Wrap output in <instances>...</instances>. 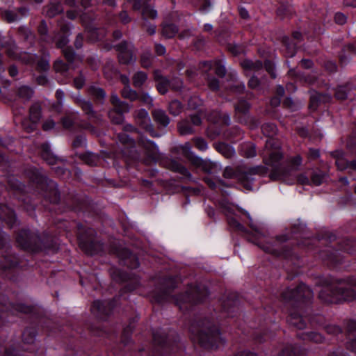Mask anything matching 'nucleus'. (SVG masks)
I'll return each mask as SVG.
<instances>
[{
  "mask_svg": "<svg viewBox=\"0 0 356 356\" xmlns=\"http://www.w3.org/2000/svg\"><path fill=\"white\" fill-rule=\"evenodd\" d=\"M223 212L227 216V223L231 229L242 234L248 241L256 244L265 252L275 255L283 256L288 262H291L299 267L298 259L296 254L283 250L282 244L291 238L298 239V232L300 227H293L290 235L277 236L275 244L268 241L264 227L258 223H254L250 213L237 207L227 204L223 207Z\"/></svg>",
  "mask_w": 356,
  "mask_h": 356,
  "instance_id": "1",
  "label": "nucleus"
},
{
  "mask_svg": "<svg viewBox=\"0 0 356 356\" xmlns=\"http://www.w3.org/2000/svg\"><path fill=\"white\" fill-rule=\"evenodd\" d=\"M268 171H270L269 177L273 180L282 179L287 184H293L297 181L302 185H311V179L303 174L297 177L292 175L288 178L286 171L282 168L280 163L277 171L273 165H268V167L257 165L249 168H237L236 169L227 167L223 171V176L225 179L238 181L246 191H253L258 188L254 186L255 179L253 176L256 175L264 176L268 173Z\"/></svg>",
  "mask_w": 356,
  "mask_h": 356,
  "instance_id": "2",
  "label": "nucleus"
},
{
  "mask_svg": "<svg viewBox=\"0 0 356 356\" xmlns=\"http://www.w3.org/2000/svg\"><path fill=\"white\" fill-rule=\"evenodd\" d=\"M313 291L305 284H300L296 288L286 289L282 293V299L284 304L290 307L288 322L299 330H303L307 326V321L314 323L316 318L320 316H308L309 304L313 298Z\"/></svg>",
  "mask_w": 356,
  "mask_h": 356,
  "instance_id": "3",
  "label": "nucleus"
},
{
  "mask_svg": "<svg viewBox=\"0 0 356 356\" xmlns=\"http://www.w3.org/2000/svg\"><path fill=\"white\" fill-rule=\"evenodd\" d=\"M177 286L176 279L173 277H165L162 280L161 286L153 295L154 300L158 303L173 300L177 305L182 308V302L197 304L205 300L209 295L208 289L202 285L190 286L185 294L175 297L171 294L172 290Z\"/></svg>",
  "mask_w": 356,
  "mask_h": 356,
  "instance_id": "4",
  "label": "nucleus"
},
{
  "mask_svg": "<svg viewBox=\"0 0 356 356\" xmlns=\"http://www.w3.org/2000/svg\"><path fill=\"white\" fill-rule=\"evenodd\" d=\"M323 288L319 291V298L328 303L351 301L356 298L352 286L342 280L328 276L321 279Z\"/></svg>",
  "mask_w": 356,
  "mask_h": 356,
  "instance_id": "5",
  "label": "nucleus"
},
{
  "mask_svg": "<svg viewBox=\"0 0 356 356\" xmlns=\"http://www.w3.org/2000/svg\"><path fill=\"white\" fill-rule=\"evenodd\" d=\"M58 26L60 32L54 36L48 35L47 25L44 20L40 22L38 31L42 40L47 43L55 42L58 48L63 49L65 58L69 64H72L76 59V54L71 47H67L66 45L70 41L69 36L71 34L73 25L70 22L61 19L58 22Z\"/></svg>",
  "mask_w": 356,
  "mask_h": 356,
  "instance_id": "6",
  "label": "nucleus"
},
{
  "mask_svg": "<svg viewBox=\"0 0 356 356\" xmlns=\"http://www.w3.org/2000/svg\"><path fill=\"white\" fill-rule=\"evenodd\" d=\"M190 331L193 339L204 348H217L220 344L225 343L218 328L207 318L195 324L193 323Z\"/></svg>",
  "mask_w": 356,
  "mask_h": 356,
  "instance_id": "7",
  "label": "nucleus"
},
{
  "mask_svg": "<svg viewBox=\"0 0 356 356\" xmlns=\"http://www.w3.org/2000/svg\"><path fill=\"white\" fill-rule=\"evenodd\" d=\"M0 273L8 279L16 281L15 274L22 268L26 261L12 253L10 238L0 228Z\"/></svg>",
  "mask_w": 356,
  "mask_h": 356,
  "instance_id": "8",
  "label": "nucleus"
},
{
  "mask_svg": "<svg viewBox=\"0 0 356 356\" xmlns=\"http://www.w3.org/2000/svg\"><path fill=\"white\" fill-rule=\"evenodd\" d=\"M261 131L268 138L266 142L265 149L262 152L264 161L267 166L273 165L277 171L282 152L280 141L273 138L277 132V126L274 123L267 122L262 125Z\"/></svg>",
  "mask_w": 356,
  "mask_h": 356,
  "instance_id": "9",
  "label": "nucleus"
},
{
  "mask_svg": "<svg viewBox=\"0 0 356 356\" xmlns=\"http://www.w3.org/2000/svg\"><path fill=\"white\" fill-rule=\"evenodd\" d=\"M194 164L208 175L204 177L205 183L211 188L224 191V186L232 187L231 182H225L220 178L214 175L220 169V165L217 162H213L210 160H204L200 157L195 158Z\"/></svg>",
  "mask_w": 356,
  "mask_h": 356,
  "instance_id": "10",
  "label": "nucleus"
},
{
  "mask_svg": "<svg viewBox=\"0 0 356 356\" xmlns=\"http://www.w3.org/2000/svg\"><path fill=\"white\" fill-rule=\"evenodd\" d=\"M78 241L79 247L88 254L94 255L102 250V243L95 240L96 232L92 228H83L78 225Z\"/></svg>",
  "mask_w": 356,
  "mask_h": 356,
  "instance_id": "11",
  "label": "nucleus"
},
{
  "mask_svg": "<svg viewBox=\"0 0 356 356\" xmlns=\"http://www.w3.org/2000/svg\"><path fill=\"white\" fill-rule=\"evenodd\" d=\"M33 181L37 184L40 193L51 203H58L60 199L59 192L56 183L49 179L46 176L37 173L32 177Z\"/></svg>",
  "mask_w": 356,
  "mask_h": 356,
  "instance_id": "12",
  "label": "nucleus"
},
{
  "mask_svg": "<svg viewBox=\"0 0 356 356\" xmlns=\"http://www.w3.org/2000/svg\"><path fill=\"white\" fill-rule=\"evenodd\" d=\"M15 120L20 122L22 127L27 131L31 132L35 129L38 122L42 117L41 106L39 103L36 102L31 105L29 109V118H21L20 115H23L25 112L24 108L20 109H13Z\"/></svg>",
  "mask_w": 356,
  "mask_h": 356,
  "instance_id": "13",
  "label": "nucleus"
},
{
  "mask_svg": "<svg viewBox=\"0 0 356 356\" xmlns=\"http://www.w3.org/2000/svg\"><path fill=\"white\" fill-rule=\"evenodd\" d=\"M16 242L24 250L37 252L42 249V242L37 232L22 229L17 234Z\"/></svg>",
  "mask_w": 356,
  "mask_h": 356,
  "instance_id": "14",
  "label": "nucleus"
},
{
  "mask_svg": "<svg viewBox=\"0 0 356 356\" xmlns=\"http://www.w3.org/2000/svg\"><path fill=\"white\" fill-rule=\"evenodd\" d=\"M33 307L22 304L13 305L8 302L5 295L0 296V328L4 325L6 318L10 315H18L19 313L31 314Z\"/></svg>",
  "mask_w": 356,
  "mask_h": 356,
  "instance_id": "15",
  "label": "nucleus"
},
{
  "mask_svg": "<svg viewBox=\"0 0 356 356\" xmlns=\"http://www.w3.org/2000/svg\"><path fill=\"white\" fill-rule=\"evenodd\" d=\"M110 101L113 108L108 113L109 119L114 124H122L124 120V115L129 111L131 106L128 103L121 101L116 93L111 94Z\"/></svg>",
  "mask_w": 356,
  "mask_h": 356,
  "instance_id": "16",
  "label": "nucleus"
},
{
  "mask_svg": "<svg viewBox=\"0 0 356 356\" xmlns=\"http://www.w3.org/2000/svg\"><path fill=\"white\" fill-rule=\"evenodd\" d=\"M241 65L247 75H250L249 72H253V75L248 81V86L252 89L258 88L260 86L258 76L261 74L260 71L264 70L262 63L259 60L253 61L246 59L243 60Z\"/></svg>",
  "mask_w": 356,
  "mask_h": 356,
  "instance_id": "17",
  "label": "nucleus"
},
{
  "mask_svg": "<svg viewBox=\"0 0 356 356\" xmlns=\"http://www.w3.org/2000/svg\"><path fill=\"white\" fill-rule=\"evenodd\" d=\"M339 248L338 250H334L329 247L326 250L320 252V256L324 261H327L332 265H336L341 261V254L339 251H343L348 253H352V250L348 245V241H341L338 242Z\"/></svg>",
  "mask_w": 356,
  "mask_h": 356,
  "instance_id": "18",
  "label": "nucleus"
},
{
  "mask_svg": "<svg viewBox=\"0 0 356 356\" xmlns=\"http://www.w3.org/2000/svg\"><path fill=\"white\" fill-rule=\"evenodd\" d=\"M207 118L208 121L213 123L207 129V134L211 138H215L220 134V129L216 125L217 123L220 121H222L226 125H229L231 123V118L229 114L222 115L218 111H213Z\"/></svg>",
  "mask_w": 356,
  "mask_h": 356,
  "instance_id": "19",
  "label": "nucleus"
},
{
  "mask_svg": "<svg viewBox=\"0 0 356 356\" xmlns=\"http://www.w3.org/2000/svg\"><path fill=\"white\" fill-rule=\"evenodd\" d=\"M136 131V129L131 124H125L123 127V132L119 133L117 136V145L124 146L120 147L121 151L124 154H129L135 148L134 140L127 133H134Z\"/></svg>",
  "mask_w": 356,
  "mask_h": 356,
  "instance_id": "20",
  "label": "nucleus"
},
{
  "mask_svg": "<svg viewBox=\"0 0 356 356\" xmlns=\"http://www.w3.org/2000/svg\"><path fill=\"white\" fill-rule=\"evenodd\" d=\"M76 104L81 108L83 113L88 116L89 120L97 124L103 122L101 115L94 111L92 104L89 100H86L80 95L73 96Z\"/></svg>",
  "mask_w": 356,
  "mask_h": 356,
  "instance_id": "21",
  "label": "nucleus"
},
{
  "mask_svg": "<svg viewBox=\"0 0 356 356\" xmlns=\"http://www.w3.org/2000/svg\"><path fill=\"white\" fill-rule=\"evenodd\" d=\"M135 120L137 124L146 132L149 134L152 137H161L163 134L157 133L152 124L151 119L149 116L148 112L143 108L139 109L136 111Z\"/></svg>",
  "mask_w": 356,
  "mask_h": 356,
  "instance_id": "22",
  "label": "nucleus"
},
{
  "mask_svg": "<svg viewBox=\"0 0 356 356\" xmlns=\"http://www.w3.org/2000/svg\"><path fill=\"white\" fill-rule=\"evenodd\" d=\"M115 50L118 52V60L122 64H130L135 63L136 56H134V47L131 42L123 41L115 46Z\"/></svg>",
  "mask_w": 356,
  "mask_h": 356,
  "instance_id": "23",
  "label": "nucleus"
},
{
  "mask_svg": "<svg viewBox=\"0 0 356 356\" xmlns=\"http://www.w3.org/2000/svg\"><path fill=\"white\" fill-rule=\"evenodd\" d=\"M18 58L27 64L33 65L36 63L37 69L40 71L47 72L49 69L48 56H44L38 58L36 54L24 52L18 56Z\"/></svg>",
  "mask_w": 356,
  "mask_h": 356,
  "instance_id": "24",
  "label": "nucleus"
},
{
  "mask_svg": "<svg viewBox=\"0 0 356 356\" xmlns=\"http://www.w3.org/2000/svg\"><path fill=\"white\" fill-rule=\"evenodd\" d=\"M200 114L191 115L189 118L181 120L178 124V130L181 135L191 134L195 131L194 127L201 124Z\"/></svg>",
  "mask_w": 356,
  "mask_h": 356,
  "instance_id": "25",
  "label": "nucleus"
},
{
  "mask_svg": "<svg viewBox=\"0 0 356 356\" xmlns=\"http://www.w3.org/2000/svg\"><path fill=\"white\" fill-rule=\"evenodd\" d=\"M115 306L114 301L97 300L91 307L92 312L101 318L108 316Z\"/></svg>",
  "mask_w": 356,
  "mask_h": 356,
  "instance_id": "26",
  "label": "nucleus"
},
{
  "mask_svg": "<svg viewBox=\"0 0 356 356\" xmlns=\"http://www.w3.org/2000/svg\"><path fill=\"white\" fill-rule=\"evenodd\" d=\"M332 156L335 159V164L339 170H356V159L348 161L345 156V154L341 150H336L331 153Z\"/></svg>",
  "mask_w": 356,
  "mask_h": 356,
  "instance_id": "27",
  "label": "nucleus"
},
{
  "mask_svg": "<svg viewBox=\"0 0 356 356\" xmlns=\"http://www.w3.org/2000/svg\"><path fill=\"white\" fill-rule=\"evenodd\" d=\"M116 254L121 260L123 265L129 268L135 269L139 266V261L132 252L127 248H122L116 250Z\"/></svg>",
  "mask_w": 356,
  "mask_h": 356,
  "instance_id": "28",
  "label": "nucleus"
},
{
  "mask_svg": "<svg viewBox=\"0 0 356 356\" xmlns=\"http://www.w3.org/2000/svg\"><path fill=\"white\" fill-rule=\"evenodd\" d=\"M200 69L204 73H208L213 70L215 73L219 76H224L226 74V68L223 60L203 61L200 63Z\"/></svg>",
  "mask_w": 356,
  "mask_h": 356,
  "instance_id": "29",
  "label": "nucleus"
},
{
  "mask_svg": "<svg viewBox=\"0 0 356 356\" xmlns=\"http://www.w3.org/2000/svg\"><path fill=\"white\" fill-rule=\"evenodd\" d=\"M0 219L10 228H13L19 224L15 211L6 204H0Z\"/></svg>",
  "mask_w": 356,
  "mask_h": 356,
  "instance_id": "30",
  "label": "nucleus"
},
{
  "mask_svg": "<svg viewBox=\"0 0 356 356\" xmlns=\"http://www.w3.org/2000/svg\"><path fill=\"white\" fill-rule=\"evenodd\" d=\"M133 9L134 10H141L143 20L146 17L156 19L157 17V11L151 8L144 0H134L133 2Z\"/></svg>",
  "mask_w": 356,
  "mask_h": 356,
  "instance_id": "31",
  "label": "nucleus"
},
{
  "mask_svg": "<svg viewBox=\"0 0 356 356\" xmlns=\"http://www.w3.org/2000/svg\"><path fill=\"white\" fill-rule=\"evenodd\" d=\"M138 143L140 147L144 149L149 157L152 159H155L156 158L159 153V147L154 142L141 136L139 138Z\"/></svg>",
  "mask_w": 356,
  "mask_h": 356,
  "instance_id": "32",
  "label": "nucleus"
},
{
  "mask_svg": "<svg viewBox=\"0 0 356 356\" xmlns=\"http://www.w3.org/2000/svg\"><path fill=\"white\" fill-rule=\"evenodd\" d=\"M332 99L330 93H321L317 91H312L310 96L309 108L316 110L321 103H327Z\"/></svg>",
  "mask_w": 356,
  "mask_h": 356,
  "instance_id": "33",
  "label": "nucleus"
},
{
  "mask_svg": "<svg viewBox=\"0 0 356 356\" xmlns=\"http://www.w3.org/2000/svg\"><path fill=\"white\" fill-rule=\"evenodd\" d=\"M154 79L156 82L158 91L162 95L165 94L170 88V80L166 76H163L160 70L154 71Z\"/></svg>",
  "mask_w": 356,
  "mask_h": 356,
  "instance_id": "34",
  "label": "nucleus"
},
{
  "mask_svg": "<svg viewBox=\"0 0 356 356\" xmlns=\"http://www.w3.org/2000/svg\"><path fill=\"white\" fill-rule=\"evenodd\" d=\"M250 105L245 99H239L235 105L236 118L241 123H247L249 117L247 116Z\"/></svg>",
  "mask_w": 356,
  "mask_h": 356,
  "instance_id": "35",
  "label": "nucleus"
},
{
  "mask_svg": "<svg viewBox=\"0 0 356 356\" xmlns=\"http://www.w3.org/2000/svg\"><path fill=\"white\" fill-rule=\"evenodd\" d=\"M347 331L349 341L347 348L356 354V321L350 320L347 323Z\"/></svg>",
  "mask_w": 356,
  "mask_h": 356,
  "instance_id": "36",
  "label": "nucleus"
},
{
  "mask_svg": "<svg viewBox=\"0 0 356 356\" xmlns=\"http://www.w3.org/2000/svg\"><path fill=\"white\" fill-rule=\"evenodd\" d=\"M0 47L7 48V53L9 57L17 59L19 53L15 41L12 38L6 40L0 33Z\"/></svg>",
  "mask_w": 356,
  "mask_h": 356,
  "instance_id": "37",
  "label": "nucleus"
},
{
  "mask_svg": "<svg viewBox=\"0 0 356 356\" xmlns=\"http://www.w3.org/2000/svg\"><path fill=\"white\" fill-rule=\"evenodd\" d=\"M152 117L155 122L162 128H165L170 123V118L162 109H155L152 112Z\"/></svg>",
  "mask_w": 356,
  "mask_h": 356,
  "instance_id": "38",
  "label": "nucleus"
},
{
  "mask_svg": "<svg viewBox=\"0 0 356 356\" xmlns=\"http://www.w3.org/2000/svg\"><path fill=\"white\" fill-rule=\"evenodd\" d=\"M78 115L79 112L65 114V115L61 118L63 127L65 129L73 131L76 124L78 123Z\"/></svg>",
  "mask_w": 356,
  "mask_h": 356,
  "instance_id": "39",
  "label": "nucleus"
},
{
  "mask_svg": "<svg viewBox=\"0 0 356 356\" xmlns=\"http://www.w3.org/2000/svg\"><path fill=\"white\" fill-rule=\"evenodd\" d=\"M282 155L281 156V158L280 159V162L281 164V166L284 170L286 171V177L292 175L295 171H296L298 168V167L302 163V158L300 156L298 155L293 158H291L289 163V168L288 169L285 168L282 163Z\"/></svg>",
  "mask_w": 356,
  "mask_h": 356,
  "instance_id": "40",
  "label": "nucleus"
},
{
  "mask_svg": "<svg viewBox=\"0 0 356 356\" xmlns=\"http://www.w3.org/2000/svg\"><path fill=\"white\" fill-rule=\"evenodd\" d=\"M40 154L42 158L47 161V163L53 165L56 163V158L52 154L49 143H43L40 147Z\"/></svg>",
  "mask_w": 356,
  "mask_h": 356,
  "instance_id": "41",
  "label": "nucleus"
},
{
  "mask_svg": "<svg viewBox=\"0 0 356 356\" xmlns=\"http://www.w3.org/2000/svg\"><path fill=\"white\" fill-rule=\"evenodd\" d=\"M89 93L97 103L100 104L104 103L106 94L102 88L96 86H91L89 88Z\"/></svg>",
  "mask_w": 356,
  "mask_h": 356,
  "instance_id": "42",
  "label": "nucleus"
},
{
  "mask_svg": "<svg viewBox=\"0 0 356 356\" xmlns=\"http://www.w3.org/2000/svg\"><path fill=\"white\" fill-rule=\"evenodd\" d=\"M238 152L241 156L246 158H251L256 156L255 146L250 142L241 144Z\"/></svg>",
  "mask_w": 356,
  "mask_h": 356,
  "instance_id": "43",
  "label": "nucleus"
},
{
  "mask_svg": "<svg viewBox=\"0 0 356 356\" xmlns=\"http://www.w3.org/2000/svg\"><path fill=\"white\" fill-rule=\"evenodd\" d=\"M304 350L296 345H290L282 350L279 356H304Z\"/></svg>",
  "mask_w": 356,
  "mask_h": 356,
  "instance_id": "44",
  "label": "nucleus"
},
{
  "mask_svg": "<svg viewBox=\"0 0 356 356\" xmlns=\"http://www.w3.org/2000/svg\"><path fill=\"white\" fill-rule=\"evenodd\" d=\"M216 149L219 153L228 159L233 157L236 154L234 148L232 145L225 143L217 144Z\"/></svg>",
  "mask_w": 356,
  "mask_h": 356,
  "instance_id": "45",
  "label": "nucleus"
},
{
  "mask_svg": "<svg viewBox=\"0 0 356 356\" xmlns=\"http://www.w3.org/2000/svg\"><path fill=\"white\" fill-rule=\"evenodd\" d=\"M63 12V6L59 2H51L46 8V14L49 17H54Z\"/></svg>",
  "mask_w": 356,
  "mask_h": 356,
  "instance_id": "46",
  "label": "nucleus"
},
{
  "mask_svg": "<svg viewBox=\"0 0 356 356\" xmlns=\"http://www.w3.org/2000/svg\"><path fill=\"white\" fill-rule=\"evenodd\" d=\"M283 44L285 48V55L288 57H293L296 53L297 44L293 42H291L288 37L283 38Z\"/></svg>",
  "mask_w": 356,
  "mask_h": 356,
  "instance_id": "47",
  "label": "nucleus"
},
{
  "mask_svg": "<svg viewBox=\"0 0 356 356\" xmlns=\"http://www.w3.org/2000/svg\"><path fill=\"white\" fill-rule=\"evenodd\" d=\"M178 33V28L173 24L166 23L163 25L162 35L166 38H172Z\"/></svg>",
  "mask_w": 356,
  "mask_h": 356,
  "instance_id": "48",
  "label": "nucleus"
},
{
  "mask_svg": "<svg viewBox=\"0 0 356 356\" xmlns=\"http://www.w3.org/2000/svg\"><path fill=\"white\" fill-rule=\"evenodd\" d=\"M111 275L113 280L118 282H124L130 280L129 275L119 269H112L111 271Z\"/></svg>",
  "mask_w": 356,
  "mask_h": 356,
  "instance_id": "49",
  "label": "nucleus"
},
{
  "mask_svg": "<svg viewBox=\"0 0 356 356\" xmlns=\"http://www.w3.org/2000/svg\"><path fill=\"white\" fill-rule=\"evenodd\" d=\"M147 79V74L142 71H138L133 76V83L136 88H140Z\"/></svg>",
  "mask_w": 356,
  "mask_h": 356,
  "instance_id": "50",
  "label": "nucleus"
},
{
  "mask_svg": "<svg viewBox=\"0 0 356 356\" xmlns=\"http://www.w3.org/2000/svg\"><path fill=\"white\" fill-rule=\"evenodd\" d=\"M172 168L174 171L179 172L184 177L187 178L188 179H189L191 181H193V176H192L191 173L184 165L175 162L172 163Z\"/></svg>",
  "mask_w": 356,
  "mask_h": 356,
  "instance_id": "51",
  "label": "nucleus"
},
{
  "mask_svg": "<svg viewBox=\"0 0 356 356\" xmlns=\"http://www.w3.org/2000/svg\"><path fill=\"white\" fill-rule=\"evenodd\" d=\"M121 95L122 97H124V99H127L131 101H134L138 99V93L131 88L129 84L124 86V88L121 92Z\"/></svg>",
  "mask_w": 356,
  "mask_h": 356,
  "instance_id": "52",
  "label": "nucleus"
},
{
  "mask_svg": "<svg viewBox=\"0 0 356 356\" xmlns=\"http://www.w3.org/2000/svg\"><path fill=\"white\" fill-rule=\"evenodd\" d=\"M81 159L90 165H96L100 160V157L94 153L87 152L81 156Z\"/></svg>",
  "mask_w": 356,
  "mask_h": 356,
  "instance_id": "53",
  "label": "nucleus"
},
{
  "mask_svg": "<svg viewBox=\"0 0 356 356\" xmlns=\"http://www.w3.org/2000/svg\"><path fill=\"white\" fill-rule=\"evenodd\" d=\"M33 94V91L31 88L23 86L18 89V95L24 101H28L31 99Z\"/></svg>",
  "mask_w": 356,
  "mask_h": 356,
  "instance_id": "54",
  "label": "nucleus"
},
{
  "mask_svg": "<svg viewBox=\"0 0 356 356\" xmlns=\"http://www.w3.org/2000/svg\"><path fill=\"white\" fill-rule=\"evenodd\" d=\"M35 331L32 328H27L23 332L22 339L25 343H33L35 340Z\"/></svg>",
  "mask_w": 356,
  "mask_h": 356,
  "instance_id": "55",
  "label": "nucleus"
},
{
  "mask_svg": "<svg viewBox=\"0 0 356 356\" xmlns=\"http://www.w3.org/2000/svg\"><path fill=\"white\" fill-rule=\"evenodd\" d=\"M170 113L176 116L180 114L183 110V105L178 100H172L169 104Z\"/></svg>",
  "mask_w": 356,
  "mask_h": 356,
  "instance_id": "56",
  "label": "nucleus"
},
{
  "mask_svg": "<svg viewBox=\"0 0 356 356\" xmlns=\"http://www.w3.org/2000/svg\"><path fill=\"white\" fill-rule=\"evenodd\" d=\"M56 97L57 99V104L54 106L55 110L60 113L64 105L65 93L61 89H58L56 92Z\"/></svg>",
  "mask_w": 356,
  "mask_h": 356,
  "instance_id": "57",
  "label": "nucleus"
},
{
  "mask_svg": "<svg viewBox=\"0 0 356 356\" xmlns=\"http://www.w3.org/2000/svg\"><path fill=\"white\" fill-rule=\"evenodd\" d=\"M325 175L321 170L313 172L311 178V185L319 186L325 180Z\"/></svg>",
  "mask_w": 356,
  "mask_h": 356,
  "instance_id": "58",
  "label": "nucleus"
},
{
  "mask_svg": "<svg viewBox=\"0 0 356 356\" xmlns=\"http://www.w3.org/2000/svg\"><path fill=\"white\" fill-rule=\"evenodd\" d=\"M303 340H311L316 343H321L324 340V337L319 333L311 332L303 334Z\"/></svg>",
  "mask_w": 356,
  "mask_h": 356,
  "instance_id": "59",
  "label": "nucleus"
},
{
  "mask_svg": "<svg viewBox=\"0 0 356 356\" xmlns=\"http://www.w3.org/2000/svg\"><path fill=\"white\" fill-rule=\"evenodd\" d=\"M154 56L149 51L143 53L141 55L140 63L143 67L148 68L151 66Z\"/></svg>",
  "mask_w": 356,
  "mask_h": 356,
  "instance_id": "60",
  "label": "nucleus"
},
{
  "mask_svg": "<svg viewBox=\"0 0 356 356\" xmlns=\"http://www.w3.org/2000/svg\"><path fill=\"white\" fill-rule=\"evenodd\" d=\"M54 68L56 72L66 76L69 67L68 65H66L63 60H57L54 64Z\"/></svg>",
  "mask_w": 356,
  "mask_h": 356,
  "instance_id": "61",
  "label": "nucleus"
},
{
  "mask_svg": "<svg viewBox=\"0 0 356 356\" xmlns=\"http://www.w3.org/2000/svg\"><path fill=\"white\" fill-rule=\"evenodd\" d=\"M19 33L24 40H29L32 43L34 40V35L31 31L26 26H21L19 28Z\"/></svg>",
  "mask_w": 356,
  "mask_h": 356,
  "instance_id": "62",
  "label": "nucleus"
},
{
  "mask_svg": "<svg viewBox=\"0 0 356 356\" xmlns=\"http://www.w3.org/2000/svg\"><path fill=\"white\" fill-rule=\"evenodd\" d=\"M348 88L346 86H340L335 89V97L338 99L343 100L347 98Z\"/></svg>",
  "mask_w": 356,
  "mask_h": 356,
  "instance_id": "63",
  "label": "nucleus"
},
{
  "mask_svg": "<svg viewBox=\"0 0 356 356\" xmlns=\"http://www.w3.org/2000/svg\"><path fill=\"white\" fill-rule=\"evenodd\" d=\"M134 328V325L131 322L129 325L124 328L123 331V337H122V342L124 345H127L129 343L130 341V334L132 332Z\"/></svg>",
  "mask_w": 356,
  "mask_h": 356,
  "instance_id": "64",
  "label": "nucleus"
}]
</instances>
